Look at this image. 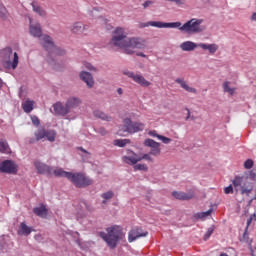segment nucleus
<instances>
[{"instance_id":"nucleus-1","label":"nucleus","mask_w":256,"mask_h":256,"mask_svg":"<svg viewBox=\"0 0 256 256\" xmlns=\"http://www.w3.org/2000/svg\"><path fill=\"white\" fill-rule=\"evenodd\" d=\"M110 43L114 47L124 49L126 55H133L135 53L133 49H145V41L143 39L137 37L127 38L125 30L121 27L115 29Z\"/></svg>"},{"instance_id":"nucleus-2","label":"nucleus","mask_w":256,"mask_h":256,"mask_svg":"<svg viewBox=\"0 0 256 256\" xmlns=\"http://www.w3.org/2000/svg\"><path fill=\"white\" fill-rule=\"evenodd\" d=\"M98 236L105 241L106 245L110 249H116L117 245H119V241H123L125 239L123 228L119 225L108 227L106 232L101 231L98 233Z\"/></svg>"},{"instance_id":"nucleus-3","label":"nucleus","mask_w":256,"mask_h":256,"mask_svg":"<svg viewBox=\"0 0 256 256\" xmlns=\"http://www.w3.org/2000/svg\"><path fill=\"white\" fill-rule=\"evenodd\" d=\"M202 23L203 19L192 18L183 25L181 24L180 27H176V29H179V31H182L183 33H188V35L203 33V31H205V26H202Z\"/></svg>"},{"instance_id":"nucleus-4","label":"nucleus","mask_w":256,"mask_h":256,"mask_svg":"<svg viewBox=\"0 0 256 256\" xmlns=\"http://www.w3.org/2000/svg\"><path fill=\"white\" fill-rule=\"evenodd\" d=\"M1 57L4 59V67L7 69H17V66L19 65V55L17 52L13 53L11 47L4 48L1 51Z\"/></svg>"},{"instance_id":"nucleus-5","label":"nucleus","mask_w":256,"mask_h":256,"mask_svg":"<svg viewBox=\"0 0 256 256\" xmlns=\"http://www.w3.org/2000/svg\"><path fill=\"white\" fill-rule=\"evenodd\" d=\"M232 184L236 193L240 191L241 195H247L249 197L253 192V183L249 182L244 176H235Z\"/></svg>"},{"instance_id":"nucleus-6","label":"nucleus","mask_w":256,"mask_h":256,"mask_svg":"<svg viewBox=\"0 0 256 256\" xmlns=\"http://www.w3.org/2000/svg\"><path fill=\"white\" fill-rule=\"evenodd\" d=\"M68 180L71 181V183H73V185L78 189H83L85 187H89V185H93V180L81 172H70Z\"/></svg>"},{"instance_id":"nucleus-7","label":"nucleus","mask_w":256,"mask_h":256,"mask_svg":"<svg viewBox=\"0 0 256 256\" xmlns=\"http://www.w3.org/2000/svg\"><path fill=\"white\" fill-rule=\"evenodd\" d=\"M144 147H150V153L149 154H144L140 159H145L146 161H153V158L151 155L154 157H159L161 155V144L151 138H147L144 140Z\"/></svg>"},{"instance_id":"nucleus-8","label":"nucleus","mask_w":256,"mask_h":256,"mask_svg":"<svg viewBox=\"0 0 256 256\" xmlns=\"http://www.w3.org/2000/svg\"><path fill=\"white\" fill-rule=\"evenodd\" d=\"M123 129L127 133L133 135V133H139L145 129V124L141 122H133L131 118H126L123 121Z\"/></svg>"},{"instance_id":"nucleus-9","label":"nucleus","mask_w":256,"mask_h":256,"mask_svg":"<svg viewBox=\"0 0 256 256\" xmlns=\"http://www.w3.org/2000/svg\"><path fill=\"white\" fill-rule=\"evenodd\" d=\"M65 51L58 47L57 45H54V47L48 52V57H47V63L50 65L51 68L54 69V71H59L61 66L57 61L53 58V55H64Z\"/></svg>"},{"instance_id":"nucleus-10","label":"nucleus","mask_w":256,"mask_h":256,"mask_svg":"<svg viewBox=\"0 0 256 256\" xmlns=\"http://www.w3.org/2000/svg\"><path fill=\"white\" fill-rule=\"evenodd\" d=\"M144 27H157V29H177V27H181V22L149 21L144 24Z\"/></svg>"},{"instance_id":"nucleus-11","label":"nucleus","mask_w":256,"mask_h":256,"mask_svg":"<svg viewBox=\"0 0 256 256\" xmlns=\"http://www.w3.org/2000/svg\"><path fill=\"white\" fill-rule=\"evenodd\" d=\"M18 166L13 160H4L0 163V173L7 175H17Z\"/></svg>"},{"instance_id":"nucleus-12","label":"nucleus","mask_w":256,"mask_h":256,"mask_svg":"<svg viewBox=\"0 0 256 256\" xmlns=\"http://www.w3.org/2000/svg\"><path fill=\"white\" fill-rule=\"evenodd\" d=\"M123 75H126V77H129V79H132L134 83H137L140 85V87H149L151 85V82H149L143 75L135 74L133 71H123Z\"/></svg>"},{"instance_id":"nucleus-13","label":"nucleus","mask_w":256,"mask_h":256,"mask_svg":"<svg viewBox=\"0 0 256 256\" xmlns=\"http://www.w3.org/2000/svg\"><path fill=\"white\" fill-rule=\"evenodd\" d=\"M34 167L39 175H47L48 177H51L53 175V167L36 160L34 162Z\"/></svg>"},{"instance_id":"nucleus-14","label":"nucleus","mask_w":256,"mask_h":256,"mask_svg":"<svg viewBox=\"0 0 256 256\" xmlns=\"http://www.w3.org/2000/svg\"><path fill=\"white\" fill-rule=\"evenodd\" d=\"M147 235H149V232L143 231L141 227H136L129 232L128 241L129 243H133V241H136V239L147 237Z\"/></svg>"},{"instance_id":"nucleus-15","label":"nucleus","mask_w":256,"mask_h":256,"mask_svg":"<svg viewBox=\"0 0 256 256\" xmlns=\"http://www.w3.org/2000/svg\"><path fill=\"white\" fill-rule=\"evenodd\" d=\"M79 77L81 81L86 83L88 89H93V87L95 86V79H93V75L91 73L87 71H81L79 73Z\"/></svg>"},{"instance_id":"nucleus-16","label":"nucleus","mask_w":256,"mask_h":256,"mask_svg":"<svg viewBox=\"0 0 256 256\" xmlns=\"http://www.w3.org/2000/svg\"><path fill=\"white\" fill-rule=\"evenodd\" d=\"M53 109L55 115H58L59 117H65L66 115H69V108H67V104H63L61 102H56L53 104Z\"/></svg>"},{"instance_id":"nucleus-17","label":"nucleus","mask_w":256,"mask_h":256,"mask_svg":"<svg viewBox=\"0 0 256 256\" xmlns=\"http://www.w3.org/2000/svg\"><path fill=\"white\" fill-rule=\"evenodd\" d=\"M40 43L42 47H44V49L47 51V53H49V51H51L55 45V42H53V38H51V36L47 34L43 35L40 38Z\"/></svg>"},{"instance_id":"nucleus-18","label":"nucleus","mask_w":256,"mask_h":256,"mask_svg":"<svg viewBox=\"0 0 256 256\" xmlns=\"http://www.w3.org/2000/svg\"><path fill=\"white\" fill-rule=\"evenodd\" d=\"M29 32L32 37H37L40 39L43 36V30L41 29V24H30Z\"/></svg>"},{"instance_id":"nucleus-19","label":"nucleus","mask_w":256,"mask_h":256,"mask_svg":"<svg viewBox=\"0 0 256 256\" xmlns=\"http://www.w3.org/2000/svg\"><path fill=\"white\" fill-rule=\"evenodd\" d=\"M65 104L68 108V111L71 113V109H77V107L81 105V99L77 97H70L67 99Z\"/></svg>"},{"instance_id":"nucleus-20","label":"nucleus","mask_w":256,"mask_h":256,"mask_svg":"<svg viewBox=\"0 0 256 256\" xmlns=\"http://www.w3.org/2000/svg\"><path fill=\"white\" fill-rule=\"evenodd\" d=\"M89 29V26L84 25L82 22H75L72 25L71 31L72 33H76L77 35H81L85 30Z\"/></svg>"},{"instance_id":"nucleus-21","label":"nucleus","mask_w":256,"mask_h":256,"mask_svg":"<svg viewBox=\"0 0 256 256\" xmlns=\"http://www.w3.org/2000/svg\"><path fill=\"white\" fill-rule=\"evenodd\" d=\"M197 47H199V44H197L193 41H185L180 44V49L182 51H187V52L195 51V49H197Z\"/></svg>"},{"instance_id":"nucleus-22","label":"nucleus","mask_w":256,"mask_h":256,"mask_svg":"<svg viewBox=\"0 0 256 256\" xmlns=\"http://www.w3.org/2000/svg\"><path fill=\"white\" fill-rule=\"evenodd\" d=\"M132 156H124L123 161L124 163H127V165H137L139 161H143V158H140L137 156V154L132 152Z\"/></svg>"},{"instance_id":"nucleus-23","label":"nucleus","mask_w":256,"mask_h":256,"mask_svg":"<svg viewBox=\"0 0 256 256\" xmlns=\"http://www.w3.org/2000/svg\"><path fill=\"white\" fill-rule=\"evenodd\" d=\"M33 213L37 215V217H42V219H45L49 211L47 210V207H45V205L42 204L39 207L33 208Z\"/></svg>"},{"instance_id":"nucleus-24","label":"nucleus","mask_w":256,"mask_h":256,"mask_svg":"<svg viewBox=\"0 0 256 256\" xmlns=\"http://www.w3.org/2000/svg\"><path fill=\"white\" fill-rule=\"evenodd\" d=\"M199 47L204 51H209V53H211L212 55H214V53H217V50L219 49V46L217 44L199 43Z\"/></svg>"},{"instance_id":"nucleus-25","label":"nucleus","mask_w":256,"mask_h":256,"mask_svg":"<svg viewBox=\"0 0 256 256\" xmlns=\"http://www.w3.org/2000/svg\"><path fill=\"white\" fill-rule=\"evenodd\" d=\"M175 83H178V85H180V87H182V89H185V91H187L188 93H197V89L190 87L189 85H187V83L185 82L184 79L181 78H177L175 80Z\"/></svg>"},{"instance_id":"nucleus-26","label":"nucleus","mask_w":256,"mask_h":256,"mask_svg":"<svg viewBox=\"0 0 256 256\" xmlns=\"http://www.w3.org/2000/svg\"><path fill=\"white\" fill-rule=\"evenodd\" d=\"M52 175H54L55 177H65L66 179L69 180L71 172H67V171L63 170V168L55 169L52 167Z\"/></svg>"},{"instance_id":"nucleus-27","label":"nucleus","mask_w":256,"mask_h":256,"mask_svg":"<svg viewBox=\"0 0 256 256\" xmlns=\"http://www.w3.org/2000/svg\"><path fill=\"white\" fill-rule=\"evenodd\" d=\"M172 196L175 199H179L180 201H189V199H192L193 197L191 194H187L185 192H178V191L172 192Z\"/></svg>"},{"instance_id":"nucleus-28","label":"nucleus","mask_w":256,"mask_h":256,"mask_svg":"<svg viewBox=\"0 0 256 256\" xmlns=\"http://www.w3.org/2000/svg\"><path fill=\"white\" fill-rule=\"evenodd\" d=\"M35 138H31L29 140V143H35L36 141H41L42 139H45V129L44 128H39L35 133H34Z\"/></svg>"},{"instance_id":"nucleus-29","label":"nucleus","mask_w":256,"mask_h":256,"mask_svg":"<svg viewBox=\"0 0 256 256\" xmlns=\"http://www.w3.org/2000/svg\"><path fill=\"white\" fill-rule=\"evenodd\" d=\"M31 231H33V229L29 226H27V224L25 222H22L20 224V228L18 230V235H25L26 237L31 235Z\"/></svg>"},{"instance_id":"nucleus-30","label":"nucleus","mask_w":256,"mask_h":256,"mask_svg":"<svg viewBox=\"0 0 256 256\" xmlns=\"http://www.w3.org/2000/svg\"><path fill=\"white\" fill-rule=\"evenodd\" d=\"M31 6L34 13H37V15H40V17H45V15H47V12L43 9V7L39 6L37 2H32Z\"/></svg>"},{"instance_id":"nucleus-31","label":"nucleus","mask_w":256,"mask_h":256,"mask_svg":"<svg viewBox=\"0 0 256 256\" xmlns=\"http://www.w3.org/2000/svg\"><path fill=\"white\" fill-rule=\"evenodd\" d=\"M94 117L96 119H101L102 121H111V116L107 115L105 112L101 110H95L93 112Z\"/></svg>"},{"instance_id":"nucleus-32","label":"nucleus","mask_w":256,"mask_h":256,"mask_svg":"<svg viewBox=\"0 0 256 256\" xmlns=\"http://www.w3.org/2000/svg\"><path fill=\"white\" fill-rule=\"evenodd\" d=\"M22 109L25 113H31V111H33V101L27 100L23 102Z\"/></svg>"},{"instance_id":"nucleus-33","label":"nucleus","mask_w":256,"mask_h":256,"mask_svg":"<svg viewBox=\"0 0 256 256\" xmlns=\"http://www.w3.org/2000/svg\"><path fill=\"white\" fill-rule=\"evenodd\" d=\"M55 137H57L55 130H45V139H47V141L53 143L55 141Z\"/></svg>"},{"instance_id":"nucleus-34","label":"nucleus","mask_w":256,"mask_h":256,"mask_svg":"<svg viewBox=\"0 0 256 256\" xmlns=\"http://www.w3.org/2000/svg\"><path fill=\"white\" fill-rule=\"evenodd\" d=\"M213 213V209H209L206 212H198L194 215V219H205Z\"/></svg>"},{"instance_id":"nucleus-35","label":"nucleus","mask_w":256,"mask_h":256,"mask_svg":"<svg viewBox=\"0 0 256 256\" xmlns=\"http://www.w3.org/2000/svg\"><path fill=\"white\" fill-rule=\"evenodd\" d=\"M11 149L9 148V144L7 141L1 139L0 140V153H9Z\"/></svg>"},{"instance_id":"nucleus-36","label":"nucleus","mask_w":256,"mask_h":256,"mask_svg":"<svg viewBox=\"0 0 256 256\" xmlns=\"http://www.w3.org/2000/svg\"><path fill=\"white\" fill-rule=\"evenodd\" d=\"M127 143H131V141L129 139H116V140H114V145L116 147H125V145H127Z\"/></svg>"},{"instance_id":"nucleus-37","label":"nucleus","mask_w":256,"mask_h":256,"mask_svg":"<svg viewBox=\"0 0 256 256\" xmlns=\"http://www.w3.org/2000/svg\"><path fill=\"white\" fill-rule=\"evenodd\" d=\"M223 89L225 93H229V95H235V88L229 87V82H225L223 84Z\"/></svg>"},{"instance_id":"nucleus-38","label":"nucleus","mask_w":256,"mask_h":256,"mask_svg":"<svg viewBox=\"0 0 256 256\" xmlns=\"http://www.w3.org/2000/svg\"><path fill=\"white\" fill-rule=\"evenodd\" d=\"M213 231H215V226H211L207 229L205 235H204V241H207L211 235H213Z\"/></svg>"},{"instance_id":"nucleus-39","label":"nucleus","mask_w":256,"mask_h":256,"mask_svg":"<svg viewBox=\"0 0 256 256\" xmlns=\"http://www.w3.org/2000/svg\"><path fill=\"white\" fill-rule=\"evenodd\" d=\"M148 169L146 164H136L134 166V171H148Z\"/></svg>"},{"instance_id":"nucleus-40","label":"nucleus","mask_w":256,"mask_h":256,"mask_svg":"<svg viewBox=\"0 0 256 256\" xmlns=\"http://www.w3.org/2000/svg\"><path fill=\"white\" fill-rule=\"evenodd\" d=\"M113 191H108L105 192L101 195L102 199H105V201L109 200V199H113Z\"/></svg>"},{"instance_id":"nucleus-41","label":"nucleus","mask_w":256,"mask_h":256,"mask_svg":"<svg viewBox=\"0 0 256 256\" xmlns=\"http://www.w3.org/2000/svg\"><path fill=\"white\" fill-rule=\"evenodd\" d=\"M245 179H247L249 181V179H251L252 181H255L256 179V173L253 170H250L247 174V176L245 177Z\"/></svg>"},{"instance_id":"nucleus-42","label":"nucleus","mask_w":256,"mask_h":256,"mask_svg":"<svg viewBox=\"0 0 256 256\" xmlns=\"http://www.w3.org/2000/svg\"><path fill=\"white\" fill-rule=\"evenodd\" d=\"M5 15H7V8H5L3 3H0V17L3 18Z\"/></svg>"},{"instance_id":"nucleus-43","label":"nucleus","mask_w":256,"mask_h":256,"mask_svg":"<svg viewBox=\"0 0 256 256\" xmlns=\"http://www.w3.org/2000/svg\"><path fill=\"white\" fill-rule=\"evenodd\" d=\"M158 139L162 141V143H165V145H169V143H171V138H167L163 135L158 136Z\"/></svg>"},{"instance_id":"nucleus-44","label":"nucleus","mask_w":256,"mask_h":256,"mask_svg":"<svg viewBox=\"0 0 256 256\" xmlns=\"http://www.w3.org/2000/svg\"><path fill=\"white\" fill-rule=\"evenodd\" d=\"M151 5H155V1H153V0L145 1V2L142 4V7H143L144 9H147V8L151 7Z\"/></svg>"},{"instance_id":"nucleus-45","label":"nucleus","mask_w":256,"mask_h":256,"mask_svg":"<svg viewBox=\"0 0 256 256\" xmlns=\"http://www.w3.org/2000/svg\"><path fill=\"white\" fill-rule=\"evenodd\" d=\"M95 131L96 133H99V135H102V137H105V135H107V130H105V128L103 127L97 128Z\"/></svg>"},{"instance_id":"nucleus-46","label":"nucleus","mask_w":256,"mask_h":256,"mask_svg":"<svg viewBox=\"0 0 256 256\" xmlns=\"http://www.w3.org/2000/svg\"><path fill=\"white\" fill-rule=\"evenodd\" d=\"M245 169H252L253 168V161L251 159H248L244 163Z\"/></svg>"},{"instance_id":"nucleus-47","label":"nucleus","mask_w":256,"mask_h":256,"mask_svg":"<svg viewBox=\"0 0 256 256\" xmlns=\"http://www.w3.org/2000/svg\"><path fill=\"white\" fill-rule=\"evenodd\" d=\"M252 221H253V218L250 216V218L247 220V226H246L245 232L243 234L244 239H245V237H247V230L249 229V226L251 225Z\"/></svg>"},{"instance_id":"nucleus-48","label":"nucleus","mask_w":256,"mask_h":256,"mask_svg":"<svg viewBox=\"0 0 256 256\" xmlns=\"http://www.w3.org/2000/svg\"><path fill=\"white\" fill-rule=\"evenodd\" d=\"M31 119H32L33 125H35L36 127H39V125L41 124V122L39 121V118L37 116H33Z\"/></svg>"},{"instance_id":"nucleus-49","label":"nucleus","mask_w":256,"mask_h":256,"mask_svg":"<svg viewBox=\"0 0 256 256\" xmlns=\"http://www.w3.org/2000/svg\"><path fill=\"white\" fill-rule=\"evenodd\" d=\"M224 193H225L226 195H229V194L233 193V185L227 186V187L224 189Z\"/></svg>"},{"instance_id":"nucleus-50","label":"nucleus","mask_w":256,"mask_h":256,"mask_svg":"<svg viewBox=\"0 0 256 256\" xmlns=\"http://www.w3.org/2000/svg\"><path fill=\"white\" fill-rule=\"evenodd\" d=\"M170 1V3H176V5H185V0H166Z\"/></svg>"},{"instance_id":"nucleus-51","label":"nucleus","mask_w":256,"mask_h":256,"mask_svg":"<svg viewBox=\"0 0 256 256\" xmlns=\"http://www.w3.org/2000/svg\"><path fill=\"white\" fill-rule=\"evenodd\" d=\"M85 68L88 69V71H94L97 72V68H95L93 65H91L90 63H87L85 65Z\"/></svg>"},{"instance_id":"nucleus-52","label":"nucleus","mask_w":256,"mask_h":256,"mask_svg":"<svg viewBox=\"0 0 256 256\" xmlns=\"http://www.w3.org/2000/svg\"><path fill=\"white\" fill-rule=\"evenodd\" d=\"M148 135H150V137H157V139H159V137L161 136V135L157 134V131H155V130L149 131Z\"/></svg>"},{"instance_id":"nucleus-53","label":"nucleus","mask_w":256,"mask_h":256,"mask_svg":"<svg viewBox=\"0 0 256 256\" xmlns=\"http://www.w3.org/2000/svg\"><path fill=\"white\" fill-rule=\"evenodd\" d=\"M186 111H187L186 121H189V119H191V111L189 110V108H186Z\"/></svg>"},{"instance_id":"nucleus-54","label":"nucleus","mask_w":256,"mask_h":256,"mask_svg":"<svg viewBox=\"0 0 256 256\" xmlns=\"http://www.w3.org/2000/svg\"><path fill=\"white\" fill-rule=\"evenodd\" d=\"M78 151H82V153H86V155H89V151L85 150L83 147H78Z\"/></svg>"},{"instance_id":"nucleus-55","label":"nucleus","mask_w":256,"mask_h":256,"mask_svg":"<svg viewBox=\"0 0 256 256\" xmlns=\"http://www.w3.org/2000/svg\"><path fill=\"white\" fill-rule=\"evenodd\" d=\"M136 55L137 57H143V58L147 57V55H145V53L143 52H138Z\"/></svg>"},{"instance_id":"nucleus-56","label":"nucleus","mask_w":256,"mask_h":256,"mask_svg":"<svg viewBox=\"0 0 256 256\" xmlns=\"http://www.w3.org/2000/svg\"><path fill=\"white\" fill-rule=\"evenodd\" d=\"M117 93L118 95H123V88H118Z\"/></svg>"},{"instance_id":"nucleus-57","label":"nucleus","mask_w":256,"mask_h":256,"mask_svg":"<svg viewBox=\"0 0 256 256\" xmlns=\"http://www.w3.org/2000/svg\"><path fill=\"white\" fill-rule=\"evenodd\" d=\"M84 205H85L87 211H91V208H89V205H87V202H84Z\"/></svg>"},{"instance_id":"nucleus-58","label":"nucleus","mask_w":256,"mask_h":256,"mask_svg":"<svg viewBox=\"0 0 256 256\" xmlns=\"http://www.w3.org/2000/svg\"><path fill=\"white\" fill-rule=\"evenodd\" d=\"M250 217L252 218V221H256V214H253Z\"/></svg>"},{"instance_id":"nucleus-59","label":"nucleus","mask_w":256,"mask_h":256,"mask_svg":"<svg viewBox=\"0 0 256 256\" xmlns=\"http://www.w3.org/2000/svg\"><path fill=\"white\" fill-rule=\"evenodd\" d=\"M252 20H253V21H256V12L253 13V15H252Z\"/></svg>"},{"instance_id":"nucleus-60","label":"nucleus","mask_w":256,"mask_h":256,"mask_svg":"<svg viewBox=\"0 0 256 256\" xmlns=\"http://www.w3.org/2000/svg\"><path fill=\"white\" fill-rule=\"evenodd\" d=\"M3 87V80L0 79V89Z\"/></svg>"},{"instance_id":"nucleus-61","label":"nucleus","mask_w":256,"mask_h":256,"mask_svg":"<svg viewBox=\"0 0 256 256\" xmlns=\"http://www.w3.org/2000/svg\"><path fill=\"white\" fill-rule=\"evenodd\" d=\"M219 256H229L227 253H221Z\"/></svg>"},{"instance_id":"nucleus-62","label":"nucleus","mask_w":256,"mask_h":256,"mask_svg":"<svg viewBox=\"0 0 256 256\" xmlns=\"http://www.w3.org/2000/svg\"><path fill=\"white\" fill-rule=\"evenodd\" d=\"M190 119H191L192 121H195V116H190Z\"/></svg>"},{"instance_id":"nucleus-63","label":"nucleus","mask_w":256,"mask_h":256,"mask_svg":"<svg viewBox=\"0 0 256 256\" xmlns=\"http://www.w3.org/2000/svg\"><path fill=\"white\" fill-rule=\"evenodd\" d=\"M103 203H105V200H103Z\"/></svg>"}]
</instances>
